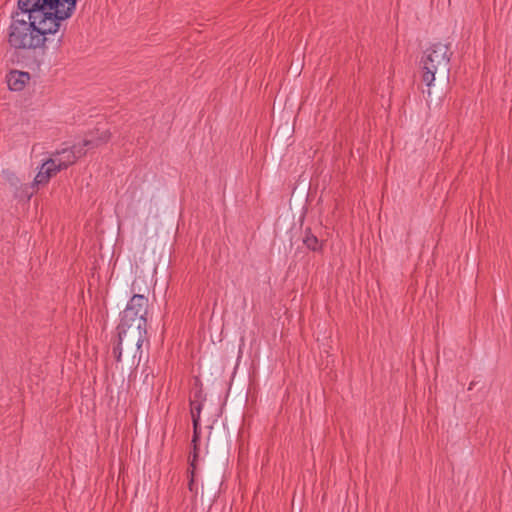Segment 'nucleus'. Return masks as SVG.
I'll return each instance as SVG.
<instances>
[{"label": "nucleus", "instance_id": "1", "mask_svg": "<svg viewBox=\"0 0 512 512\" xmlns=\"http://www.w3.org/2000/svg\"><path fill=\"white\" fill-rule=\"evenodd\" d=\"M8 28V43L19 51L23 64L30 70H38L44 63L47 43L51 41L60 29L62 23L40 19H27L18 14L11 15Z\"/></svg>", "mask_w": 512, "mask_h": 512}, {"label": "nucleus", "instance_id": "2", "mask_svg": "<svg viewBox=\"0 0 512 512\" xmlns=\"http://www.w3.org/2000/svg\"><path fill=\"white\" fill-rule=\"evenodd\" d=\"M76 5L77 0H17V11L12 14L40 19V22L62 23L73 15Z\"/></svg>", "mask_w": 512, "mask_h": 512}, {"label": "nucleus", "instance_id": "3", "mask_svg": "<svg viewBox=\"0 0 512 512\" xmlns=\"http://www.w3.org/2000/svg\"><path fill=\"white\" fill-rule=\"evenodd\" d=\"M452 53L449 52V46L442 43L431 45L422 56V82L427 86V96L430 97L431 86L433 85L436 77L445 80L450 71V57Z\"/></svg>", "mask_w": 512, "mask_h": 512}, {"label": "nucleus", "instance_id": "4", "mask_svg": "<svg viewBox=\"0 0 512 512\" xmlns=\"http://www.w3.org/2000/svg\"><path fill=\"white\" fill-rule=\"evenodd\" d=\"M146 331L117 328V340L112 348V355L117 363L125 361L129 366L138 365L141 361L142 344Z\"/></svg>", "mask_w": 512, "mask_h": 512}, {"label": "nucleus", "instance_id": "5", "mask_svg": "<svg viewBox=\"0 0 512 512\" xmlns=\"http://www.w3.org/2000/svg\"><path fill=\"white\" fill-rule=\"evenodd\" d=\"M148 299L141 294H134L122 313L121 321L117 328L136 329L146 331V314Z\"/></svg>", "mask_w": 512, "mask_h": 512}, {"label": "nucleus", "instance_id": "6", "mask_svg": "<svg viewBox=\"0 0 512 512\" xmlns=\"http://www.w3.org/2000/svg\"><path fill=\"white\" fill-rule=\"evenodd\" d=\"M60 171L62 170L61 168H58L57 159L50 157L49 159L45 160L42 163L34 179V184L45 185L53 176H55Z\"/></svg>", "mask_w": 512, "mask_h": 512}, {"label": "nucleus", "instance_id": "7", "mask_svg": "<svg viewBox=\"0 0 512 512\" xmlns=\"http://www.w3.org/2000/svg\"><path fill=\"white\" fill-rule=\"evenodd\" d=\"M77 147L78 146L64 148L62 150H57L55 153L52 154L51 158L57 159L58 168H61V170H64L76 162V160H77L76 148Z\"/></svg>", "mask_w": 512, "mask_h": 512}, {"label": "nucleus", "instance_id": "8", "mask_svg": "<svg viewBox=\"0 0 512 512\" xmlns=\"http://www.w3.org/2000/svg\"><path fill=\"white\" fill-rule=\"evenodd\" d=\"M111 133L109 130L100 131L98 128L87 134L83 140V146L87 149H93L107 143L110 140Z\"/></svg>", "mask_w": 512, "mask_h": 512}, {"label": "nucleus", "instance_id": "9", "mask_svg": "<svg viewBox=\"0 0 512 512\" xmlns=\"http://www.w3.org/2000/svg\"><path fill=\"white\" fill-rule=\"evenodd\" d=\"M31 76L28 72L14 70L7 75V84L12 91H21L30 81Z\"/></svg>", "mask_w": 512, "mask_h": 512}, {"label": "nucleus", "instance_id": "10", "mask_svg": "<svg viewBox=\"0 0 512 512\" xmlns=\"http://www.w3.org/2000/svg\"><path fill=\"white\" fill-rule=\"evenodd\" d=\"M192 423H193L192 443H193V446H194V452H193V459L190 462V466L192 467L191 479L189 481V489H190V491H193L195 462H196L197 457H198L197 443L200 441V431H201L200 423H198L197 420H195Z\"/></svg>", "mask_w": 512, "mask_h": 512}, {"label": "nucleus", "instance_id": "11", "mask_svg": "<svg viewBox=\"0 0 512 512\" xmlns=\"http://www.w3.org/2000/svg\"><path fill=\"white\" fill-rule=\"evenodd\" d=\"M201 397L202 391L198 390L194 393L193 398L190 399L192 422L197 420V422L200 423V413L202 410Z\"/></svg>", "mask_w": 512, "mask_h": 512}, {"label": "nucleus", "instance_id": "12", "mask_svg": "<svg viewBox=\"0 0 512 512\" xmlns=\"http://www.w3.org/2000/svg\"><path fill=\"white\" fill-rule=\"evenodd\" d=\"M303 244L313 252L322 251V242L319 241L317 236H315L310 229L305 230V235L303 237Z\"/></svg>", "mask_w": 512, "mask_h": 512}, {"label": "nucleus", "instance_id": "13", "mask_svg": "<svg viewBox=\"0 0 512 512\" xmlns=\"http://www.w3.org/2000/svg\"><path fill=\"white\" fill-rule=\"evenodd\" d=\"M78 147L76 148V155H77V159L84 156L86 154V150L84 148H87L86 146H83V143L80 145H77Z\"/></svg>", "mask_w": 512, "mask_h": 512}, {"label": "nucleus", "instance_id": "14", "mask_svg": "<svg viewBox=\"0 0 512 512\" xmlns=\"http://www.w3.org/2000/svg\"><path fill=\"white\" fill-rule=\"evenodd\" d=\"M9 179H10L11 183H12L13 185H15V186H16V185H18V184L20 183L19 179H18L14 174H12V175H11V177H10Z\"/></svg>", "mask_w": 512, "mask_h": 512}, {"label": "nucleus", "instance_id": "15", "mask_svg": "<svg viewBox=\"0 0 512 512\" xmlns=\"http://www.w3.org/2000/svg\"><path fill=\"white\" fill-rule=\"evenodd\" d=\"M62 38H63V34H61L59 37H58V40L57 42L60 43L62 41Z\"/></svg>", "mask_w": 512, "mask_h": 512}]
</instances>
